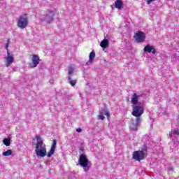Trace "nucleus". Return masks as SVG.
<instances>
[{
    "label": "nucleus",
    "mask_w": 179,
    "mask_h": 179,
    "mask_svg": "<svg viewBox=\"0 0 179 179\" xmlns=\"http://www.w3.org/2000/svg\"><path fill=\"white\" fill-rule=\"evenodd\" d=\"M104 115H106L108 120L110 119V113L107 108H104L99 111V115L98 116L99 120H104Z\"/></svg>",
    "instance_id": "nucleus-8"
},
{
    "label": "nucleus",
    "mask_w": 179,
    "mask_h": 179,
    "mask_svg": "<svg viewBox=\"0 0 179 179\" xmlns=\"http://www.w3.org/2000/svg\"><path fill=\"white\" fill-rule=\"evenodd\" d=\"M141 97H142V95L134 93L131 97V104L136 106Z\"/></svg>",
    "instance_id": "nucleus-12"
},
{
    "label": "nucleus",
    "mask_w": 179,
    "mask_h": 179,
    "mask_svg": "<svg viewBox=\"0 0 179 179\" xmlns=\"http://www.w3.org/2000/svg\"><path fill=\"white\" fill-rule=\"evenodd\" d=\"M27 24H29V16H27V14H24L19 17L17 26L20 29H26Z\"/></svg>",
    "instance_id": "nucleus-4"
},
{
    "label": "nucleus",
    "mask_w": 179,
    "mask_h": 179,
    "mask_svg": "<svg viewBox=\"0 0 179 179\" xmlns=\"http://www.w3.org/2000/svg\"><path fill=\"white\" fill-rule=\"evenodd\" d=\"M173 135H179V128L173 129L169 132V138H173Z\"/></svg>",
    "instance_id": "nucleus-17"
},
{
    "label": "nucleus",
    "mask_w": 179,
    "mask_h": 179,
    "mask_svg": "<svg viewBox=\"0 0 179 179\" xmlns=\"http://www.w3.org/2000/svg\"><path fill=\"white\" fill-rule=\"evenodd\" d=\"M76 132H82V129L78 128V129H76Z\"/></svg>",
    "instance_id": "nucleus-24"
},
{
    "label": "nucleus",
    "mask_w": 179,
    "mask_h": 179,
    "mask_svg": "<svg viewBox=\"0 0 179 179\" xmlns=\"http://www.w3.org/2000/svg\"><path fill=\"white\" fill-rule=\"evenodd\" d=\"M96 57V53L94 52V50H92L90 53V56H89V60L86 62V65H92V62H93L94 58Z\"/></svg>",
    "instance_id": "nucleus-14"
},
{
    "label": "nucleus",
    "mask_w": 179,
    "mask_h": 179,
    "mask_svg": "<svg viewBox=\"0 0 179 179\" xmlns=\"http://www.w3.org/2000/svg\"><path fill=\"white\" fill-rule=\"evenodd\" d=\"M122 5H124L122 0H116V1L115 2V8H116L117 9H122Z\"/></svg>",
    "instance_id": "nucleus-16"
},
{
    "label": "nucleus",
    "mask_w": 179,
    "mask_h": 179,
    "mask_svg": "<svg viewBox=\"0 0 179 179\" xmlns=\"http://www.w3.org/2000/svg\"><path fill=\"white\" fill-rule=\"evenodd\" d=\"M41 137L36 136L37 142L35 147V153L38 157H45L47 156V148L43 141L40 140Z\"/></svg>",
    "instance_id": "nucleus-2"
},
{
    "label": "nucleus",
    "mask_w": 179,
    "mask_h": 179,
    "mask_svg": "<svg viewBox=\"0 0 179 179\" xmlns=\"http://www.w3.org/2000/svg\"><path fill=\"white\" fill-rule=\"evenodd\" d=\"M55 149H57V140H53L51 148L47 155L48 157H51L55 153Z\"/></svg>",
    "instance_id": "nucleus-11"
},
{
    "label": "nucleus",
    "mask_w": 179,
    "mask_h": 179,
    "mask_svg": "<svg viewBox=\"0 0 179 179\" xmlns=\"http://www.w3.org/2000/svg\"><path fill=\"white\" fill-rule=\"evenodd\" d=\"M74 71H75V68H73L72 66H70L69 67V75H72Z\"/></svg>",
    "instance_id": "nucleus-22"
},
{
    "label": "nucleus",
    "mask_w": 179,
    "mask_h": 179,
    "mask_svg": "<svg viewBox=\"0 0 179 179\" xmlns=\"http://www.w3.org/2000/svg\"><path fill=\"white\" fill-rule=\"evenodd\" d=\"M144 52H152V54H156V49L150 45H147L144 48Z\"/></svg>",
    "instance_id": "nucleus-13"
},
{
    "label": "nucleus",
    "mask_w": 179,
    "mask_h": 179,
    "mask_svg": "<svg viewBox=\"0 0 179 179\" xmlns=\"http://www.w3.org/2000/svg\"><path fill=\"white\" fill-rule=\"evenodd\" d=\"M50 83H52V81H50Z\"/></svg>",
    "instance_id": "nucleus-26"
},
{
    "label": "nucleus",
    "mask_w": 179,
    "mask_h": 179,
    "mask_svg": "<svg viewBox=\"0 0 179 179\" xmlns=\"http://www.w3.org/2000/svg\"><path fill=\"white\" fill-rule=\"evenodd\" d=\"M108 45H109V43H108V40L107 39H103L100 43V46L102 48H107Z\"/></svg>",
    "instance_id": "nucleus-18"
},
{
    "label": "nucleus",
    "mask_w": 179,
    "mask_h": 179,
    "mask_svg": "<svg viewBox=\"0 0 179 179\" xmlns=\"http://www.w3.org/2000/svg\"><path fill=\"white\" fill-rule=\"evenodd\" d=\"M9 47V40L7 41V43L6 44V50L8 51V48Z\"/></svg>",
    "instance_id": "nucleus-23"
},
{
    "label": "nucleus",
    "mask_w": 179,
    "mask_h": 179,
    "mask_svg": "<svg viewBox=\"0 0 179 179\" xmlns=\"http://www.w3.org/2000/svg\"><path fill=\"white\" fill-rule=\"evenodd\" d=\"M68 80H69V83H70L71 86H75V85H76V80H72L71 76L68 77Z\"/></svg>",
    "instance_id": "nucleus-20"
},
{
    "label": "nucleus",
    "mask_w": 179,
    "mask_h": 179,
    "mask_svg": "<svg viewBox=\"0 0 179 179\" xmlns=\"http://www.w3.org/2000/svg\"><path fill=\"white\" fill-rule=\"evenodd\" d=\"M31 62L32 63H30L29 64V68L31 69L36 68L37 65L40 64V57H38V55H34L32 56Z\"/></svg>",
    "instance_id": "nucleus-5"
},
{
    "label": "nucleus",
    "mask_w": 179,
    "mask_h": 179,
    "mask_svg": "<svg viewBox=\"0 0 179 179\" xmlns=\"http://www.w3.org/2000/svg\"><path fill=\"white\" fill-rule=\"evenodd\" d=\"M12 153H13V152L11 150H8L3 152V156H10Z\"/></svg>",
    "instance_id": "nucleus-21"
},
{
    "label": "nucleus",
    "mask_w": 179,
    "mask_h": 179,
    "mask_svg": "<svg viewBox=\"0 0 179 179\" xmlns=\"http://www.w3.org/2000/svg\"><path fill=\"white\" fill-rule=\"evenodd\" d=\"M54 16H55V11L51 10H48V13L45 17V21L46 22V23H52V21L54 20Z\"/></svg>",
    "instance_id": "nucleus-6"
},
{
    "label": "nucleus",
    "mask_w": 179,
    "mask_h": 179,
    "mask_svg": "<svg viewBox=\"0 0 179 179\" xmlns=\"http://www.w3.org/2000/svg\"><path fill=\"white\" fill-rule=\"evenodd\" d=\"M12 139V136H9L7 138H4L3 140V143L6 146H10V140Z\"/></svg>",
    "instance_id": "nucleus-19"
},
{
    "label": "nucleus",
    "mask_w": 179,
    "mask_h": 179,
    "mask_svg": "<svg viewBox=\"0 0 179 179\" xmlns=\"http://www.w3.org/2000/svg\"><path fill=\"white\" fill-rule=\"evenodd\" d=\"M144 111L145 109H143V106L141 105V103L133 107L132 115L136 117L137 122L142 121L141 117H142V114H143Z\"/></svg>",
    "instance_id": "nucleus-3"
},
{
    "label": "nucleus",
    "mask_w": 179,
    "mask_h": 179,
    "mask_svg": "<svg viewBox=\"0 0 179 179\" xmlns=\"http://www.w3.org/2000/svg\"><path fill=\"white\" fill-rule=\"evenodd\" d=\"M141 122H142V120H140L138 122L137 119H136L135 121L132 120L130 123L129 128L131 131H136L138 129V127L141 124Z\"/></svg>",
    "instance_id": "nucleus-10"
},
{
    "label": "nucleus",
    "mask_w": 179,
    "mask_h": 179,
    "mask_svg": "<svg viewBox=\"0 0 179 179\" xmlns=\"http://www.w3.org/2000/svg\"><path fill=\"white\" fill-rule=\"evenodd\" d=\"M79 150L80 151V153H82L80 155V157L78 159V164L85 171V173H87L90 170V167H92V162L89 161V159H87V157H86V155H85V148L83 147H80Z\"/></svg>",
    "instance_id": "nucleus-1"
},
{
    "label": "nucleus",
    "mask_w": 179,
    "mask_h": 179,
    "mask_svg": "<svg viewBox=\"0 0 179 179\" xmlns=\"http://www.w3.org/2000/svg\"><path fill=\"white\" fill-rule=\"evenodd\" d=\"M134 38L137 43H143V41L146 38V36L145 35V33L138 31L135 34Z\"/></svg>",
    "instance_id": "nucleus-9"
},
{
    "label": "nucleus",
    "mask_w": 179,
    "mask_h": 179,
    "mask_svg": "<svg viewBox=\"0 0 179 179\" xmlns=\"http://www.w3.org/2000/svg\"><path fill=\"white\" fill-rule=\"evenodd\" d=\"M152 1H153V0H148V5L150 4V3H152Z\"/></svg>",
    "instance_id": "nucleus-25"
},
{
    "label": "nucleus",
    "mask_w": 179,
    "mask_h": 179,
    "mask_svg": "<svg viewBox=\"0 0 179 179\" xmlns=\"http://www.w3.org/2000/svg\"><path fill=\"white\" fill-rule=\"evenodd\" d=\"M7 58H6V66H9L13 62V56L10 55V53L9 52H7Z\"/></svg>",
    "instance_id": "nucleus-15"
},
{
    "label": "nucleus",
    "mask_w": 179,
    "mask_h": 179,
    "mask_svg": "<svg viewBox=\"0 0 179 179\" xmlns=\"http://www.w3.org/2000/svg\"><path fill=\"white\" fill-rule=\"evenodd\" d=\"M133 158L137 162H141L145 159V152L143 151H135L133 154Z\"/></svg>",
    "instance_id": "nucleus-7"
}]
</instances>
